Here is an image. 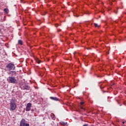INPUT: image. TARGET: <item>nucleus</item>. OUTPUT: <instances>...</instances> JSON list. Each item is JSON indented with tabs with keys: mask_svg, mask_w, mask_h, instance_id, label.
I'll list each match as a JSON object with an SVG mask.
<instances>
[{
	"mask_svg": "<svg viewBox=\"0 0 126 126\" xmlns=\"http://www.w3.org/2000/svg\"><path fill=\"white\" fill-rule=\"evenodd\" d=\"M32 106V104L31 103H29L27 104V106L26 108V111L27 112H29L31 109V107Z\"/></svg>",
	"mask_w": 126,
	"mask_h": 126,
	"instance_id": "obj_6",
	"label": "nucleus"
},
{
	"mask_svg": "<svg viewBox=\"0 0 126 126\" xmlns=\"http://www.w3.org/2000/svg\"><path fill=\"white\" fill-rule=\"evenodd\" d=\"M83 104H84V102H81V103H80V104H81V105H83Z\"/></svg>",
	"mask_w": 126,
	"mask_h": 126,
	"instance_id": "obj_15",
	"label": "nucleus"
},
{
	"mask_svg": "<svg viewBox=\"0 0 126 126\" xmlns=\"http://www.w3.org/2000/svg\"><path fill=\"white\" fill-rule=\"evenodd\" d=\"M20 88L23 90H31V88L29 86L25 84V83L21 84Z\"/></svg>",
	"mask_w": 126,
	"mask_h": 126,
	"instance_id": "obj_3",
	"label": "nucleus"
},
{
	"mask_svg": "<svg viewBox=\"0 0 126 126\" xmlns=\"http://www.w3.org/2000/svg\"><path fill=\"white\" fill-rule=\"evenodd\" d=\"M61 125H62V126H65V125H66V124H65V123L63 122H61Z\"/></svg>",
	"mask_w": 126,
	"mask_h": 126,
	"instance_id": "obj_11",
	"label": "nucleus"
},
{
	"mask_svg": "<svg viewBox=\"0 0 126 126\" xmlns=\"http://www.w3.org/2000/svg\"><path fill=\"white\" fill-rule=\"evenodd\" d=\"M76 17H79V16H78V15H77V16H76Z\"/></svg>",
	"mask_w": 126,
	"mask_h": 126,
	"instance_id": "obj_19",
	"label": "nucleus"
},
{
	"mask_svg": "<svg viewBox=\"0 0 126 126\" xmlns=\"http://www.w3.org/2000/svg\"><path fill=\"white\" fill-rule=\"evenodd\" d=\"M94 25L95 27H97V26H98V24H97L96 23H94Z\"/></svg>",
	"mask_w": 126,
	"mask_h": 126,
	"instance_id": "obj_13",
	"label": "nucleus"
},
{
	"mask_svg": "<svg viewBox=\"0 0 126 126\" xmlns=\"http://www.w3.org/2000/svg\"><path fill=\"white\" fill-rule=\"evenodd\" d=\"M6 67L7 69L10 71L14 69V68H15V66L14 65V64L11 63H9L7 64V65H6Z\"/></svg>",
	"mask_w": 126,
	"mask_h": 126,
	"instance_id": "obj_4",
	"label": "nucleus"
},
{
	"mask_svg": "<svg viewBox=\"0 0 126 126\" xmlns=\"http://www.w3.org/2000/svg\"><path fill=\"white\" fill-rule=\"evenodd\" d=\"M87 50H91V48H87Z\"/></svg>",
	"mask_w": 126,
	"mask_h": 126,
	"instance_id": "obj_16",
	"label": "nucleus"
},
{
	"mask_svg": "<svg viewBox=\"0 0 126 126\" xmlns=\"http://www.w3.org/2000/svg\"><path fill=\"white\" fill-rule=\"evenodd\" d=\"M10 111H14L16 109V100L15 98H13L10 102Z\"/></svg>",
	"mask_w": 126,
	"mask_h": 126,
	"instance_id": "obj_1",
	"label": "nucleus"
},
{
	"mask_svg": "<svg viewBox=\"0 0 126 126\" xmlns=\"http://www.w3.org/2000/svg\"><path fill=\"white\" fill-rule=\"evenodd\" d=\"M36 63H40L41 62L40 61V60H37Z\"/></svg>",
	"mask_w": 126,
	"mask_h": 126,
	"instance_id": "obj_12",
	"label": "nucleus"
},
{
	"mask_svg": "<svg viewBox=\"0 0 126 126\" xmlns=\"http://www.w3.org/2000/svg\"><path fill=\"white\" fill-rule=\"evenodd\" d=\"M122 124H125V122L123 121V122H122Z\"/></svg>",
	"mask_w": 126,
	"mask_h": 126,
	"instance_id": "obj_18",
	"label": "nucleus"
},
{
	"mask_svg": "<svg viewBox=\"0 0 126 126\" xmlns=\"http://www.w3.org/2000/svg\"><path fill=\"white\" fill-rule=\"evenodd\" d=\"M32 112H33V109H32Z\"/></svg>",
	"mask_w": 126,
	"mask_h": 126,
	"instance_id": "obj_20",
	"label": "nucleus"
},
{
	"mask_svg": "<svg viewBox=\"0 0 126 126\" xmlns=\"http://www.w3.org/2000/svg\"><path fill=\"white\" fill-rule=\"evenodd\" d=\"M9 74L12 76H15L16 75V72L15 71H11L9 72Z\"/></svg>",
	"mask_w": 126,
	"mask_h": 126,
	"instance_id": "obj_7",
	"label": "nucleus"
},
{
	"mask_svg": "<svg viewBox=\"0 0 126 126\" xmlns=\"http://www.w3.org/2000/svg\"><path fill=\"white\" fill-rule=\"evenodd\" d=\"M81 108L83 109V110H84V108H83L82 107H81Z\"/></svg>",
	"mask_w": 126,
	"mask_h": 126,
	"instance_id": "obj_17",
	"label": "nucleus"
},
{
	"mask_svg": "<svg viewBox=\"0 0 126 126\" xmlns=\"http://www.w3.org/2000/svg\"><path fill=\"white\" fill-rule=\"evenodd\" d=\"M7 81L10 83H12L13 84H17V80L15 79V77L14 76L9 77L7 78Z\"/></svg>",
	"mask_w": 126,
	"mask_h": 126,
	"instance_id": "obj_2",
	"label": "nucleus"
},
{
	"mask_svg": "<svg viewBox=\"0 0 126 126\" xmlns=\"http://www.w3.org/2000/svg\"><path fill=\"white\" fill-rule=\"evenodd\" d=\"M4 12H5V13H8V9H7L6 8L4 9Z\"/></svg>",
	"mask_w": 126,
	"mask_h": 126,
	"instance_id": "obj_10",
	"label": "nucleus"
},
{
	"mask_svg": "<svg viewBox=\"0 0 126 126\" xmlns=\"http://www.w3.org/2000/svg\"><path fill=\"white\" fill-rule=\"evenodd\" d=\"M50 99L53 100V101H59V98L57 97L50 96Z\"/></svg>",
	"mask_w": 126,
	"mask_h": 126,
	"instance_id": "obj_8",
	"label": "nucleus"
},
{
	"mask_svg": "<svg viewBox=\"0 0 126 126\" xmlns=\"http://www.w3.org/2000/svg\"><path fill=\"white\" fill-rule=\"evenodd\" d=\"M18 44H19V45H23V42H22V40H18Z\"/></svg>",
	"mask_w": 126,
	"mask_h": 126,
	"instance_id": "obj_9",
	"label": "nucleus"
},
{
	"mask_svg": "<svg viewBox=\"0 0 126 126\" xmlns=\"http://www.w3.org/2000/svg\"><path fill=\"white\" fill-rule=\"evenodd\" d=\"M59 27V25L58 24H56L55 25V27Z\"/></svg>",
	"mask_w": 126,
	"mask_h": 126,
	"instance_id": "obj_14",
	"label": "nucleus"
},
{
	"mask_svg": "<svg viewBox=\"0 0 126 126\" xmlns=\"http://www.w3.org/2000/svg\"><path fill=\"white\" fill-rule=\"evenodd\" d=\"M29 124L26 123V120L24 119H22L20 123V126H29Z\"/></svg>",
	"mask_w": 126,
	"mask_h": 126,
	"instance_id": "obj_5",
	"label": "nucleus"
}]
</instances>
